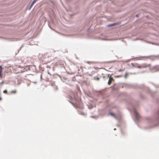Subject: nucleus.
<instances>
[{
	"label": "nucleus",
	"instance_id": "b1692460",
	"mask_svg": "<svg viewBox=\"0 0 159 159\" xmlns=\"http://www.w3.org/2000/svg\"><path fill=\"white\" fill-rule=\"evenodd\" d=\"M121 71V70H119V71Z\"/></svg>",
	"mask_w": 159,
	"mask_h": 159
},
{
	"label": "nucleus",
	"instance_id": "9d476101",
	"mask_svg": "<svg viewBox=\"0 0 159 159\" xmlns=\"http://www.w3.org/2000/svg\"><path fill=\"white\" fill-rule=\"evenodd\" d=\"M109 80H110L111 81L113 80V78L111 76L109 77Z\"/></svg>",
	"mask_w": 159,
	"mask_h": 159
},
{
	"label": "nucleus",
	"instance_id": "bb28decb",
	"mask_svg": "<svg viewBox=\"0 0 159 159\" xmlns=\"http://www.w3.org/2000/svg\"><path fill=\"white\" fill-rule=\"evenodd\" d=\"M116 128H114V130H116Z\"/></svg>",
	"mask_w": 159,
	"mask_h": 159
},
{
	"label": "nucleus",
	"instance_id": "9b49d317",
	"mask_svg": "<svg viewBox=\"0 0 159 159\" xmlns=\"http://www.w3.org/2000/svg\"><path fill=\"white\" fill-rule=\"evenodd\" d=\"M3 93H7V90H5L3 91Z\"/></svg>",
	"mask_w": 159,
	"mask_h": 159
},
{
	"label": "nucleus",
	"instance_id": "a211bd4d",
	"mask_svg": "<svg viewBox=\"0 0 159 159\" xmlns=\"http://www.w3.org/2000/svg\"><path fill=\"white\" fill-rule=\"evenodd\" d=\"M33 83H34V84L37 83V82H33Z\"/></svg>",
	"mask_w": 159,
	"mask_h": 159
},
{
	"label": "nucleus",
	"instance_id": "393cba45",
	"mask_svg": "<svg viewBox=\"0 0 159 159\" xmlns=\"http://www.w3.org/2000/svg\"><path fill=\"white\" fill-rule=\"evenodd\" d=\"M121 133H122V130H121Z\"/></svg>",
	"mask_w": 159,
	"mask_h": 159
},
{
	"label": "nucleus",
	"instance_id": "0eeeda50",
	"mask_svg": "<svg viewBox=\"0 0 159 159\" xmlns=\"http://www.w3.org/2000/svg\"><path fill=\"white\" fill-rule=\"evenodd\" d=\"M93 79L94 80H99V77H94L93 78Z\"/></svg>",
	"mask_w": 159,
	"mask_h": 159
},
{
	"label": "nucleus",
	"instance_id": "2eb2a0df",
	"mask_svg": "<svg viewBox=\"0 0 159 159\" xmlns=\"http://www.w3.org/2000/svg\"><path fill=\"white\" fill-rule=\"evenodd\" d=\"M1 72H2L0 71V77H2V75L1 74Z\"/></svg>",
	"mask_w": 159,
	"mask_h": 159
},
{
	"label": "nucleus",
	"instance_id": "ddd939ff",
	"mask_svg": "<svg viewBox=\"0 0 159 159\" xmlns=\"http://www.w3.org/2000/svg\"><path fill=\"white\" fill-rule=\"evenodd\" d=\"M16 90H15V91H12V92H11V93H16Z\"/></svg>",
	"mask_w": 159,
	"mask_h": 159
},
{
	"label": "nucleus",
	"instance_id": "4be33fe9",
	"mask_svg": "<svg viewBox=\"0 0 159 159\" xmlns=\"http://www.w3.org/2000/svg\"><path fill=\"white\" fill-rule=\"evenodd\" d=\"M48 74L50 75H51V74L49 73V72H48Z\"/></svg>",
	"mask_w": 159,
	"mask_h": 159
},
{
	"label": "nucleus",
	"instance_id": "6e6552de",
	"mask_svg": "<svg viewBox=\"0 0 159 159\" xmlns=\"http://www.w3.org/2000/svg\"><path fill=\"white\" fill-rule=\"evenodd\" d=\"M81 115H83L84 116H86V114H85V113H83V112H82L81 113Z\"/></svg>",
	"mask_w": 159,
	"mask_h": 159
},
{
	"label": "nucleus",
	"instance_id": "f8f14e48",
	"mask_svg": "<svg viewBox=\"0 0 159 159\" xmlns=\"http://www.w3.org/2000/svg\"><path fill=\"white\" fill-rule=\"evenodd\" d=\"M110 81H110V80H108V82L107 84H108L109 85H110V84H111Z\"/></svg>",
	"mask_w": 159,
	"mask_h": 159
},
{
	"label": "nucleus",
	"instance_id": "a878e982",
	"mask_svg": "<svg viewBox=\"0 0 159 159\" xmlns=\"http://www.w3.org/2000/svg\"><path fill=\"white\" fill-rule=\"evenodd\" d=\"M156 87H159L156 86H155Z\"/></svg>",
	"mask_w": 159,
	"mask_h": 159
},
{
	"label": "nucleus",
	"instance_id": "aec40b11",
	"mask_svg": "<svg viewBox=\"0 0 159 159\" xmlns=\"http://www.w3.org/2000/svg\"><path fill=\"white\" fill-rule=\"evenodd\" d=\"M141 66H138V67H139V68H141Z\"/></svg>",
	"mask_w": 159,
	"mask_h": 159
},
{
	"label": "nucleus",
	"instance_id": "6ab92c4d",
	"mask_svg": "<svg viewBox=\"0 0 159 159\" xmlns=\"http://www.w3.org/2000/svg\"><path fill=\"white\" fill-rule=\"evenodd\" d=\"M47 68H50V67L49 66H47Z\"/></svg>",
	"mask_w": 159,
	"mask_h": 159
},
{
	"label": "nucleus",
	"instance_id": "5701e85b",
	"mask_svg": "<svg viewBox=\"0 0 159 159\" xmlns=\"http://www.w3.org/2000/svg\"><path fill=\"white\" fill-rule=\"evenodd\" d=\"M1 99H2V98H1V97H0V100H1Z\"/></svg>",
	"mask_w": 159,
	"mask_h": 159
},
{
	"label": "nucleus",
	"instance_id": "f3484780",
	"mask_svg": "<svg viewBox=\"0 0 159 159\" xmlns=\"http://www.w3.org/2000/svg\"><path fill=\"white\" fill-rule=\"evenodd\" d=\"M42 80V75L41 74L40 75V80Z\"/></svg>",
	"mask_w": 159,
	"mask_h": 159
},
{
	"label": "nucleus",
	"instance_id": "423d86ee",
	"mask_svg": "<svg viewBox=\"0 0 159 159\" xmlns=\"http://www.w3.org/2000/svg\"><path fill=\"white\" fill-rule=\"evenodd\" d=\"M109 114L115 119L116 118L115 115L111 111H109Z\"/></svg>",
	"mask_w": 159,
	"mask_h": 159
},
{
	"label": "nucleus",
	"instance_id": "39448f33",
	"mask_svg": "<svg viewBox=\"0 0 159 159\" xmlns=\"http://www.w3.org/2000/svg\"><path fill=\"white\" fill-rule=\"evenodd\" d=\"M119 24V22L114 23L113 24L108 25V26L110 27H111V26H115L116 25H118Z\"/></svg>",
	"mask_w": 159,
	"mask_h": 159
},
{
	"label": "nucleus",
	"instance_id": "4468645a",
	"mask_svg": "<svg viewBox=\"0 0 159 159\" xmlns=\"http://www.w3.org/2000/svg\"><path fill=\"white\" fill-rule=\"evenodd\" d=\"M3 83H4V81H2V82H1L0 83V84H2Z\"/></svg>",
	"mask_w": 159,
	"mask_h": 159
},
{
	"label": "nucleus",
	"instance_id": "412c9836",
	"mask_svg": "<svg viewBox=\"0 0 159 159\" xmlns=\"http://www.w3.org/2000/svg\"><path fill=\"white\" fill-rule=\"evenodd\" d=\"M90 117H91L92 118H94V117L93 116H90Z\"/></svg>",
	"mask_w": 159,
	"mask_h": 159
},
{
	"label": "nucleus",
	"instance_id": "1a4fd4ad",
	"mask_svg": "<svg viewBox=\"0 0 159 159\" xmlns=\"http://www.w3.org/2000/svg\"><path fill=\"white\" fill-rule=\"evenodd\" d=\"M2 67L1 66H0V71L2 72Z\"/></svg>",
	"mask_w": 159,
	"mask_h": 159
},
{
	"label": "nucleus",
	"instance_id": "dca6fc26",
	"mask_svg": "<svg viewBox=\"0 0 159 159\" xmlns=\"http://www.w3.org/2000/svg\"><path fill=\"white\" fill-rule=\"evenodd\" d=\"M136 17H139V14H136Z\"/></svg>",
	"mask_w": 159,
	"mask_h": 159
},
{
	"label": "nucleus",
	"instance_id": "f03ea898",
	"mask_svg": "<svg viewBox=\"0 0 159 159\" xmlns=\"http://www.w3.org/2000/svg\"><path fill=\"white\" fill-rule=\"evenodd\" d=\"M146 120L149 122H153L154 121V120L153 118L151 117H148L146 118Z\"/></svg>",
	"mask_w": 159,
	"mask_h": 159
},
{
	"label": "nucleus",
	"instance_id": "20e7f679",
	"mask_svg": "<svg viewBox=\"0 0 159 159\" xmlns=\"http://www.w3.org/2000/svg\"><path fill=\"white\" fill-rule=\"evenodd\" d=\"M37 0H34L32 2L31 4H30L29 8V10H30L31 8L33 6V4L34 3L36 2V1Z\"/></svg>",
	"mask_w": 159,
	"mask_h": 159
},
{
	"label": "nucleus",
	"instance_id": "f257e3e1",
	"mask_svg": "<svg viewBox=\"0 0 159 159\" xmlns=\"http://www.w3.org/2000/svg\"><path fill=\"white\" fill-rule=\"evenodd\" d=\"M134 120L136 122H138L139 121L140 118L138 112L135 110L134 111Z\"/></svg>",
	"mask_w": 159,
	"mask_h": 159
},
{
	"label": "nucleus",
	"instance_id": "7ed1b4c3",
	"mask_svg": "<svg viewBox=\"0 0 159 159\" xmlns=\"http://www.w3.org/2000/svg\"><path fill=\"white\" fill-rule=\"evenodd\" d=\"M157 118L156 119V121L158 122V125H159V110L157 112Z\"/></svg>",
	"mask_w": 159,
	"mask_h": 159
}]
</instances>
